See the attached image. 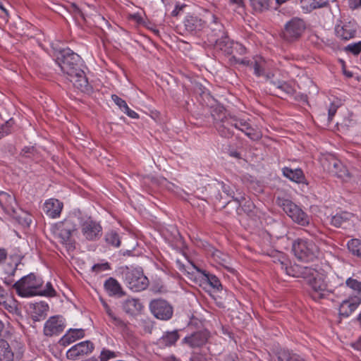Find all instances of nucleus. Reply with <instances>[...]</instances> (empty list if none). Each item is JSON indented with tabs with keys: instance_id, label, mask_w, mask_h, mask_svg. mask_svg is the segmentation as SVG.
I'll return each instance as SVG.
<instances>
[{
	"instance_id": "f257e3e1",
	"label": "nucleus",
	"mask_w": 361,
	"mask_h": 361,
	"mask_svg": "<svg viewBox=\"0 0 361 361\" xmlns=\"http://www.w3.org/2000/svg\"><path fill=\"white\" fill-rule=\"evenodd\" d=\"M279 266L288 276L303 278L310 287L312 298L315 300L334 293L338 287L343 285L341 278L336 274L328 276L327 273L318 266L305 267L296 264L288 266V263L284 262H280Z\"/></svg>"
},
{
	"instance_id": "774afa93",
	"label": "nucleus",
	"mask_w": 361,
	"mask_h": 361,
	"mask_svg": "<svg viewBox=\"0 0 361 361\" xmlns=\"http://www.w3.org/2000/svg\"><path fill=\"white\" fill-rule=\"evenodd\" d=\"M4 329V323L0 320V336H1V333Z\"/></svg>"
},
{
	"instance_id": "49530a36",
	"label": "nucleus",
	"mask_w": 361,
	"mask_h": 361,
	"mask_svg": "<svg viewBox=\"0 0 361 361\" xmlns=\"http://www.w3.org/2000/svg\"><path fill=\"white\" fill-rule=\"evenodd\" d=\"M274 77V75H272ZM267 81L270 85V90H273L274 93H276V90L279 88V86L281 85V81L279 80H274L273 78H271L269 74L266 75Z\"/></svg>"
},
{
	"instance_id": "a19ab883",
	"label": "nucleus",
	"mask_w": 361,
	"mask_h": 361,
	"mask_svg": "<svg viewBox=\"0 0 361 361\" xmlns=\"http://www.w3.org/2000/svg\"><path fill=\"white\" fill-rule=\"evenodd\" d=\"M215 126L222 137H230L233 135V131L230 127L226 126L219 121H216Z\"/></svg>"
},
{
	"instance_id": "7c9ffc66",
	"label": "nucleus",
	"mask_w": 361,
	"mask_h": 361,
	"mask_svg": "<svg viewBox=\"0 0 361 361\" xmlns=\"http://www.w3.org/2000/svg\"><path fill=\"white\" fill-rule=\"evenodd\" d=\"M16 204L15 197L6 192H0V206L6 211L13 210V205Z\"/></svg>"
},
{
	"instance_id": "20e7f679",
	"label": "nucleus",
	"mask_w": 361,
	"mask_h": 361,
	"mask_svg": "<svg viewBox=\"0 0 361 361\" xmlns=\"http://www.w3.org/2000/svg\"><path fill=\"white\" fill-rule=\"evenodd\" d=\"M121 269L124 283L133 291L140 292L148 287L149 280L141 269L125 267Z\"/></svg>"
},
{
	"instance_id": "0e129e2a",
	"label": "nucleus",
	"mask_w": 361,
	"mask_h": 361,
	"mask_svg": "<svg viewBox=\"0 0 361 361\" xmlns=\"http://www.w3.org/2000/svg\"><path fill=\"white\" fill-rule=\"evenodd\" d=\"M235 49L241 54H245L246 52V48L243 47L240 44H236Z\"/></svg>"
},
{
	"instance_id": "052dcab7",
	"label": "nucleus",
	"mask_w": 361,
	"mask_h": 361,
	"mask_svg": "<svg viewBox=\"0 0 361 361\" xmlns=\"http://www.w3.org/2000/svg\"><path fill=\"white\" fill-rule=\"evenodd\" d=\"M184 7H185V4H183L181 6L176 5L174 10L171 12V15L173 16H177L179 14L180 11H182Z\"/></svg>"
},
{
	"instance_id": "69168bd1",
	"label": "nucleus",
	"mask_w": 361,
	"mask_h": 361,
	"mask_svg": "<svg viewBox=\"0 0 361 361\" xmlns=\"http://www.w3.org/2000/svg\"><path fill=\"white\" fill-rule=\"evenodd\" d=\"M232 4H236L238 6H243V0H229Z\"/></svg>"
},
{
	"instance_id": "e2e57ef3",
	"label": "nucleus",
	"mask_w": 361,
	"mask_h": 361,
	"mask_svg": "<svg viewBox=\"0 0 361 361\" xmlns=\"http://www.w3.org/2000/svg\"><path fill=\"white\" fill-rule=\"evenodd\" d=\"M7 252L4 248H0V264L2 263L7 257Z\"/></svg>"
},
{
	"instance_id": "f03ea898",
	"label": "nucleus",
	"mask_w": 361,
	"mask_h": 361,
	"mask_svg": "<svg viewBox=\"0 0 361 361\" xmlns=\"http://www.w3.org/2000/svg\"><path fill=\"white\" fill-rule=\"evenodd\" d=\"M56 63L74 86L82 92L90 90L88 80L81 68L80 56L70 49L60 50L56 56Z\"/></svg>"
},
{
	"instance_id": "5fc2aeb1",
	"label": "nucleus",
	"mask_w": 361,
	"mask_h": 361,
	"mask_svg": "<svg viewBox=\"0 0 361 361\" xmlns=\"http://www.w3.org/2000/svg\"><path fill=\"white\" fill-rule=\"evenodd\" d=\"M337 109L338 106L335 105L334 104H331L328 110V118L329 121L332 119V118L336 113Z\"/></svg>"
},
{
	"instance_id": "864d4df0",
	"label": "nucleus",
	"mask_w": 361,
	"mask_h": 361,
	"mask_svg": "<svg viewBox=\"0 0 361 361\" xmlns=\"http://www.w3.org/2000/svg\"><path fill=\"white\" fill-rule=\"evenodd\" d=\"M123 111H124L125 114H126L129 117L132 118H139V116L138 114L134 111L133 110H131L128 106H126L123 109Z\"/></svg>"
},
{
	"instance_id": "58836bf2",
	"label": "nucleus",
	"mask_w": 361,
	"mask_h": 361,
	"mask_svg": "<svg viewBox=\"0 0 361 361\" xmlns=\"http://www.w3.org/2000/svg\"><path fill=\"white\" fill-rule=\"evenodd\" d=\"M350 252L361 259V241L358 239H352L348 243Z\"/></svg>"
},
{
	"instance_id": "4c0bfd02",
	"label": "nucleus",
	"mask_w": 361,
	"mask_h": 361,
	"mask_svg": "<svg viewBox=\"0 0 361 361\" xmlns=\"http://www.w3.org/2000/svg\"><path fill=\"white\" fill-rule=\"evenodd\" d=\"M105 241L107 244L118 247L121 245V238L118 233L111 231L106 233Z\"/></svg>"
},
{
	"instance_id": "79ce46f5",
	"label": "nucleus",
	"mask_w": 361,
	"mask_h": 361,
	"mask_svg": "<svg viewBox=\"0 0 361 361\" xmlns=\"http://www.w3.org/2000/svg\"><path fill=\"white\" fill-rule=\"evenodd\" d=\"M252 8L256 11H263L269 7L270 0H250Z\"/></svg>"
},
{
	"instance_id": "6e6552de",
	"label": "nucleus",
	"mask_w": 361,
	"mask_h": 361,
	"mask_svg": "<svg viewBox=\"0 0 361 361\" xmlns=\"http://www.w3.org/2000/svg\"><path fill=\"white\" fill-rule=\"evenodd\" d=\"M305 30V22L300 18H293L286 23L283 37L288 42H293L301 37Z\"/></svg>"
},
{
	"instance_id": "c85d7f7f",
	"label": "nucleus",
	"mask_w": 361,
	"mask_h": 361,
	"mask_svg": "<svg viewBox=\"0 0 361 361\" xmlns=\"http://www.w3.org/2000/svg\"><path fill=\"white\" fill-rule=\"evenodd\" d=\"M1 305L12 314L18 317H22V312L20 308L18 307V302L11 295L7 297V299Z\"/></svg>"
},
{
	"instance_id": "f8f14e48",
	"label": "nucleus",
	"mask_w": 361,
	"mask_h": 361,
	"mask_svg": "<svg viewBox=\"0 0 361 361\" xmlns=\"http://www.w3.org/2000/svg\"><path fill=\"white\" fill-rule=\"evenodd\" d=\"M183 23L185 32L194 36L200 35L206 27V22L200 17L194 14L187 15Z\"/></svg>"
},
{
	"instance_id": "3c124183",
	"label": "nucleus",
	"mask_w": 361,
	"mask_h": 361,
	"mask_svg": "<svg viewBox=\"0 0 361 361\" xmlns=\"http://www.w3.org/2000/svg\"><path fill=\"white\" fill-rule=\"evenodd\" d=\"M232 119H235L234 116H224L219 121L225 125L226 126L230 127L231 129L234 128V125L230 123Z\"/></svg>"
},
{
	"instance_id": "f704fd0d",
	"label": "nucleus",
	"mask_w": 361,
	"mask_h": 361,
	"mask_svg": "<svg viewBox=\"0 0 361 361\" xmlns=\"http://www.w3.org/2000/svg\"><path fill=\"white\" fill-rule=\"evenodd\" d=\"M329 4L327 0H309L308 2L302 5L303 8L307 11H312V10L326 7Z\"/></svg>"
},
{
	"instance_id": "9b49d317",
	"label": "nucleus",
	"mask_w": 361,
	"mask_h": 361,
	"mask_svg": "<svg viewBox=\"0 0 361 361\" xmlns=\"http://www.w3.org/2000/svg\"><path fill=\"white\" fill-rule=\"evenodd\" d=\"M323 166L330 173L339 178L344 179L350 176L349 172L342 162L333 156H329L323 161Z\"/></svg>"
},
{
	"instance_id": "13d9d810",
	"label": "nucleus",
	"mask_w": 361,
	"mask_h": 361,
	"mask_svg": "<svg viewBox=\"0 0 361 361\" xmlns=\"http://www.w3.org/2000/svg\"><path fill=\"white\" fill-rule=\"evenodd\" d=\"M349 7L352 9H356L361 6V0H348Z\"/></svg>"
},
{
	"instance_id": "b1692460",
	"label": "nucleus",
	"mask_w": 361,
	"mask_h": 361,
	"mask_svg": "<svg viewBox=\"0 0 361 361\" xmlns=\"http://www.w3.org/2000/svg\"><path fill=\"white\" fill-rule=\"evenodd\" d=\"M104 287L111 296L121 298L126 295L120 283L114 278L107 279L104 283Z\"/></svg>"
},
{
	"instance_id": "4d7b16f0",
	"label": "nucleus",
	"mask_w": 361,
	"mask_h": 361,
	"mask_svg": "<svg viewBox=\"0 0 361 361\" xmlns=\"http://www.w3.org/2000/svg\"><path fill=\"white\" fill-rule=\"evenodd\" d=\"M235 61L238 63L243 64V65L247 66H250V68L254 63V61L249 60L247 59H235Z\"/></svg>"
},
{
	"instance_id": "6e6d98bb",
	"label": "nucleus",
	"mask_w": 361,
	"mask_h": 361,
	"mask_svg": "<svg viewBox=\"0 0 361 361\" xmlns=\"http://www.w3.org/2000/svg\"><path fill=\"white\" fill-rule=\"evenodd\" d=\"M9 296L10 294L8 293V291L0 287V305L5 302V300L7 299V297Z\"/></svg>"
},
{
	"instance_id": "1a4fd4ad",
	"label": "nucleus",
	"mask_w": 361,
	"mask_h": 361,
	"mask_svg": "<svg viewBox=\"0 0 361 361\" xmlns=\"http://www.w3.org/2000/svg\"><path fill=\"white\" fill-rule=\"evenodd\" d=\"M149 309L152 314L161 320H169L173 316V307L165 300H153L149 303Z\"/></svg>"
},
{
	"instance_id": "680f3d73",
	"label": "nucleus",
	"mask_w": 361,
	"mask_h": 361,
	"mask_svg": "<svg viewBox=\"0 0 361 361\" xmlns=\"http://www.w3.org/2000/svg\"><path fill=\"white\" fill-rule=\"evenodd\" d=\"M214 257L215 258H219V259H221L222 261V262H225L226 261V256L224 255H223L221 252L219 251H216L214 254Z\"/></svg>"
},
{
	"instance_id": "393cba45",
	"label": "nucleus",
	"mask_w": 361,
	"mask_h": 361,
	"mask_svg": "<svg viewBox=\"0 0 361 361\" xmlns=\"http://www.w3.org/2000/svg\"><path fill=\"white\" fill-rule=\"evenodd\" d=\"M180 336L177 330L172 331H166L164 335L157 341V344L161 348L171 347L176 343L179 339Z\"/></svg>"
},
{
	"instance_id": "0eeeda50",
	"label": "nucleus",
	"mask_w": 361,
	"mask_h": 361,
	"mask_svg": "<svg viewBox=\"0 0 361 361\" xmlns=\"http://www.w3.org/2000/svg\"><path fill=\"white\" fill-rule=\"evenodd\" d=\"M292 250L299 260L306 262L313 261L319 254L317 246L312 241L304 239L295 240Z\"/></svg>"
},
{
	"instance_id": "7ed1b4c3",
	"label": "nucleus",
	"mask_w": 361,
	"mask_h": 361,
	"mask_svg": "<svg viewBox=\"0 0 361 361\" xmlns=\"http://www.w3.org/2000/svg\"><path fill=\"white\" fill-rule=\"evenodd\" d=\"M43 283L44 281L41 277L30 273L16 282L13 284V288L18 295L23 298L32 297L38 295V292Z\"/></svg>"
},
{
	"instance_id": "473e14b6",
	"label": "nucleus",
	"mask_w": 361,
	"mask_h": 361,
	"mask_svg": "<svg viewBox=\"0 0 361 361\" xmlns=\"http://www.w3.org/2000/svg\"><path fill=\"white\" fill-rule=\"evenodd\" d=\"M106 313L109 317L110 321L118 328L121 329L122 331H126L128 329V326L125 322H123L121 318L118 317L112 310L109 307L105 310Z\"/></svg>"
},
{
	"instance_id": "dca6fc26",
	"label": "nucleus",
	"mask_w": 361,
	"mask_h": 361,
	"mask_svg": "<svg viewBox=\"0 0 361 361\" xmlns=\"http://www.w3.org/2000/svg\"><path fill=\"white\" fill-rule=\"evenodd\" d=\"M102 226L90 218L81 224L82 233L88 240H96L102 235Z\"/></svg>"
},
{
	"instance_id": "a18cd8bd",
	"label": "nucleus",
	"mask_w": 361,
	"mask_h": 361,
	"mask_svg": "<svg viewBox=\"0 0 361 361\" xmlns=\"http://www.w3.org/2000/svg\"><path fill=\"white\" fill-rule=\"evenodd\" d=\"M116 357V353L108 349L104 348L99 355L100 361H108L110 359Z\"/></svg>"
},
{
	"instance_id": "ea45409f",
	"label": "nucleus",
	"mask_w": 361,
	"mask_h": 361,
	"mask_svg": "<svg viewBox=\"0 0 361 361\" xmlns=\"http://www.w3.org/2000/svg\"><path fill=\"white\" fill-rule=\"evenodd\" d=\"M345 286L352 289L356 295L355 296H360L361 298V282L355 279L350 277L345 281Z\"/></svg>"
},
{
	"instance_id": "6ab92c4d",
	"label": "nucleus",
	"mask_w": 361,
	"mask_h": 361,
	"mask_svg": "<svg viewBox=\"0 0 361 361\" xmlns=\"http://www.w3.org/2000/svg\"><path fill=\"white\" fill-rule=\"evenodd\" d=\"M356 25L353 22H346L343 25H337L335 28L336 36L343 40L353 38L356 34Z\"/></svg>"
},
{
	"instance_id": "e433bc0d",
	"label": "nucleus",
	"mask_w": 361,
	"mask_h": 361,
	"mask_svg": "<svg viewBox=\"0 0 361 361\" xmlns=\"http://www.w3.org/2000/svg\"><path fill=\"white\" fill-rule=\"evenodd\" d=\"M278 361H305L300 356L288 350L279 353Z\"/></svg>"
},
{
	"instance_id": "bb28decb",
	"label": "nucleus",
	"mask_w": 361,
	"mask_h": 361,
	"mask_svg": "<svg viewBox=\"0 0 361 361\" xmlns=\"http://www.w3.org/2000/svg\"><path fill=\"white\" fill-rule=\"evenodd\" d=\"M282 171L283 176L290 180L298 183L305 182V178L303 171L300 169H292L288 167H284Z\"/></svg>"
},
{
	"instance_id": "603ef678",
	"label": "nucleus",
	"mask_w": 361,
	"mask_h": 361,
	"mask_svg": "<svg viewBox=\"0 0 361 361\" xmlns=\"http://www.w3.org/2000/svg\"><path fill=\"white\" fill-rule=\"evenodd\" d=\"M109 269V265L108 263L104 264H97L92 267V270L95 272H99L103 270H107Z\"/></svg>"
},
{
	"instance_id": "2f4dec72",
	"label": "nucleus",
	"mask_w": 361,
	"mask_h": 361,
	"mask_svg": "<svg viewBox=\"0 0 361 361\" xmlns=\"http://www.w3.org/2000/svg\"><path fill=\"white\" fill-rule=\"evenodd\" d=\"M209 27L212 32L211 39L224 37L226 34L223 24L219 23L217 18L214 16H213V21L210 24Z\"/></svg>"
},
{
	"instance_id": "5701e85b",
	"label": "nucleus",
	"mask_w": 361,
	"mask_h": 361,
	"mask_svg": "<svg viewBox=\"0 0 361 361\" xmlns=\"http://www.w3.org/2000/svg\"><path fill=\"white\" fill-rule=\"evenodd\" d=\"M209 42L214 43L216 49L221 50L226 54H231L233 52V43L228 39L226 34L224 37L211 39Z\"/></svg>"
},
{
	"instance_id": "a211bd4d",
	"label": "nucleus",
	"mask_w": 361,
	"mask_h": 361,
	"mask_svg": "<svg viewBox=\"0 0 361 361\" xmlns=\"http://www.w3.org/2000/svg\"><path fill=\"white\" fill-rule=\"evenodd\" d=\"M361 298L360 296L349 297L342 301L339 306V315L348 317L360 305Z\"/></svg>"
},
{
	"instance_id": "37998d69",
	"label": "nucleus",
	"mask_w": 361,
	"mask_h": 361,
	"mask_svg": "<svg viewBox=\"0 0 361 361\" xmlns=\"http://www.w3.org/2000/svg\"><path fill=\"white\" fill-rule=\"evenodd\" d=\"M263 65L264 63L262 61L254 60V63L251 66V68L254 69V73L258 77L265 75Z\"/></svg>"
},
{
	"instance_id": "ddd939ff",
	"label": "nucleus",
	"mask_w": 361,
	"mask_h": 361,
	"mask_svg": "<svg viewBox=\"0 0 361 361\" xmlns=\"http://www.w3.org/2000/svg\"><path fill=\"white\" fill-rule=\"evenodd\" d=\"M65 327V321L61 316H52L44 324V334L49 337L59 335L64 330Z\"/></svg>"
},
{
	"instance_id": "c03bdc74",
	"label": "nucleus",
	"mask_w": 361,
	"mask_h": 361,
	"mask_svg": "<svg viewBox=\"0 0 361 361\" xmlns=\"http://www.w3.org/2000/svg\"><path fill=\"white\" fill-rule=\"evenodd\" d=\"M55 290L50 282L47 283L46 284V288L42 289L39 288V291L38 292V295H43V296H54L55 295Z\"/></svg>"
},
{
	"instance_id": "aec40b11",
	"label": "nucleus",
	"mask_w": 361,
	"mask_h": 361,
	"mask_svg": "<svg viewBox=\"0 0 361 361\" xmlns=\"http://www.w3.org/2000/svg\"><path fill=\"white\" fill-rule=\"evenodd\" d=\"M353 218V214L343 212L331 217V224L336 228H345L352 224Z\"/></svg>"
},
{
	"instance_id": "09e8293b",
	"label": "nucleus",
	"mask_w": 361,
	"mask_h": 361,
	"mask_svg": "<svg viewBox=\"0 0 361 361\" xmlns=\"http://www.w3.org/2000/svg\"><path fill=\"white\" fill-rule=\"evenodd\" d=\"M12 120H10L9 121H7L5 124L2 125L0 127V139L4 136L8 135L11 131V122Z\"/></svg>"
},
{
	"instance_id": "4468645a",
	"label": "nucleus",
	"mask_w": 361,
	"mask_h": 361,
	"mask_svg": "<svg viewBox=\"0 0 361 361\" xmlns=\"http://www.w3.org/2000/svg\"><path fill=\"white\" fill-rule=\"evenodd\" d=\"M23 256L19 255H11L9 261L4 266L3 271L5 276L6 283L11 284L13 282L12 277L15 275L17 269H21L23 264L21 262Z\"/></svg>"
},
{
	"instance_id": "412c9836",
	"label": "nucleus",
	"mask_w": 361,
	"mask_h": 361,
	"mask_svg": "<svg viewBox=\"0 0 361 361\" xmlns=\"http://www.w3.org/2000/svg\"><path fill=\"white\" fill-rule=\"evenodd\" d=\"M63 204L56 199H49L44 204V212L51 218H56L60 216Z\"/></svg>"
},
{
	"instance_id": "f3484780",
	"label": "nucleus",
	"mask_w": 361,
	"mask_h": 361,
	"mask_svg": "<svg viewBox=\"0 0 361 361\" xmlns=\"http://www.w3.org/2000/svg\"><path fill=\"white\" fill-rule=\"evenodd\" d=\"M94 344L90 341H85L72 346L66 353V357L75 360L80 356L91 353L94 350Z\"/></svg>"
},
{
	"instance_id": "de8ad7c7",
	"label": "nucleus",
	"mask_w": 361,
	"mask_h": 361,
	"mask_svg": "<svg viewBox=\"0 0 361 361\" xmlns=\"http://www.w3.org/2000/svg\"><path fill=\"white\" fill-rule=\"evenodd\" d=\"M345 50L351 52L355 55H357L361 52V41L357 43L348 44L345 47Z\"/></svg>"
},
{
	"instance_id": "338daca9",
	"label": "nucleus",
	"mask_w": 361,
	"mask_h": 361,
	"mask_svg": "<svg viewBox=\"0 0 361 361\" xmlns=\"http://www.w3.org/2000/svg\"><path fill=\"white\" fill-rule=\"evenodd\" d=\"M164 361H180L174 355H170V356L166 357H164Z\"/></svg>"
},
{
	"instance_id": "c756f323",
	"label": "nucleus",
	"mask_w": 361,
	"mask_h": 361,
	"mask_svg": "<svg viewBox=\"0 0 361 361\" xmlns=\"http://www.w3.org/2000/svg\"><path fill=\"white\" fill-rule=\"evenodd\" d=\"M14 354L10 345L4 339H0V361H13Z\"/></svg>"
},
{
	"instance_id": "39448f33",
	"label": "nucleus",
	"mask_w": 361,
	"mask_h": 361,
	"mask_svg": "<svg viewBox=\"0 0 361 361\" xmlns=\"http://www.w3.org/2000/svg\"><path fill=\"white\" fill-rule=\"evenodd\" d=\"M276 202L295 223L302 226L310 225L311 217L291 200L277 197Z\"/></svg>"
},
{
	"instance_id": "a878e982",
	"label": "nucleus",
	"mask_w": 361,
	"mask_h": 361,
	"mask_svg": "<svg viewBox=\"0 0 361 361\" xmlns=\"http://www.w3.org/2000/svg\"><path fill=\"white\" fill-rule=\"evenodd\" d=\"M194 268L197 270V272L203 276V280L208 283V284L212 288L216 290H220L222 289V285L219 279L215 275L211 274L205 270L199 269L196 266H194Z\"/></svg>"
},
{
	"instance_id": "bf43d9fd",
	"label": "nucleus",
	"mask_w": 361,
	"mask_h": 361,
	"mask_svg": "<svg viewBox=\"0 0 361 361\" xmlns=\"http://www.w3.org/2000/svg\"><path fill=\"white\" fill-rule=\"evenodd\" d=\"M253 207V204L250 201H246L243 206H242V209L248 213L252 211V208Z\"/></svg>"
},
{
	"instance_id": "2eb2a0df",
	"label": "nucleus",
	"mask_w": 361,
	"mask_h": 361,
	"mask_svg": "<svg viewBox=\"0 0 361 361\" xmlns=\"http://www.w3.org/2000/svg\"><path fill=\"white\" fill-rule=\"evenodd\" d=\"M210 334L207 330H200L185 336L182 340V343L187 344L192 348H201L207 343Z\"/></svg>"
},
{
	"instance_id": "9d476101",
	"label": "nucleus",
	"mask_w": 361,
	"mask_h": 361,
	"mask_svg": "<svg viewBox=\"0 0 361 361\" xmlns=\"http://www.w3.org/2000/svg\"><path fill=\"white\" fill-rule=\"evenodd\" d=\"M230 123L234 125V128L245 133L250 140L258 141L262 137V132L256 127L253 128L249 123V120L234 116Z\"/></svg>"
},
{
	"instance_id": "c9c22d12",
	"label": "nucleus",
	"mask_w": 361,
	"mask_h": 361,
	"mask_svg": "<svg viewBox=\"0 0 361 361\" xmlns=\"http://www.w3.org/2000/svg\"><path fill=\"white\" fill-rule=\"evenodd\" d=\"M221 188L224 193H226L228 197H232V199L238 203V207H241L243 202L245 200L243 195L240 194L238 197H234V191L232 188L229 185L224 183H222Z\"/></svg>"
},
{
	"instance_id": "4be33fe9",
	"label": "nucleus",
	"mask_w": 361,
	"mask_h": 361,
	"mask_svg": "<svg viewBox=\"0 0 361 361\" xmlns=\"http://www.w3.org/2000/svg\"><path fill=\"white\" fill-rule=\"evenodd\" d=\"M84 336L85 332L82 329H70L66 334L61 338L59 343L62 346H67Z\"/></svg>"
},
{
	"instance_id": "72a5a7b5",
	"label": "nucleus",
	"mask_w": 361,
	"mask_h": 361,
	"mask_svg": "<svg viewBox=\"0 0 361 361\" xmlns=\"http://www.w3.org/2000/svg\"><path fill=\"white\" fill-rule=\"evenodd\" d=\"M294 93L295 89L290 84L281 81V85L279 86L275 94L283 97L286 95H293Z\"/></svg>"
},
{
	"instance_id": "cd10ccee",
	"label": "nucleus",
	"mask_w": 361,
	"mask_h": 361,
	"mask_svg": "<svg viewBox=\"0 0 361 361\" xmlns=\"http://www.w3.org/2000/svg\"><path fill=\"white\" fill-rule=\"evenodd\" d=\"M122 308L126 313L134 315L141 310L142 305L138 300L129 298L123 302Z\"/></svg>"
},
{
	"instance_id": "8fccbe9b",
	"label": "nucleus",
	"mask_w": 361,
	"mask_h": 361,
	"mask_svg": "<svg viewBox=\"0 0 361 361\" xmlns=\"http://www.w3.org/2000/svg\"><path fill=\"white\" fill-rule=\"evenodd\" d=\"M111 99L112 100L115 102V104L116 105H118L119 106V108L121 109H123L127 105L126 102L125 100H123V99L120 98L118 96H117L116 94H112L111 96Z\"/></svg>"
},
{
	"instance_id": "423d86ee",
	"label": "nucleus",
	"mask_w": 361,
	"mask_h": 361,
	"mask_svg": "<svg viewBox=\"0 0 361 361\" xmlns=\"http://www.w3.org/2000/svg\"><path fill=\"white\" fill-rule=\"evenodd\" d=\"M56 230L60 243L65 245L68 251L73 250L75 242L72 236L78 230L74 221L72 219H65L56 224Z\"/></svg>"
}]
</instances>
